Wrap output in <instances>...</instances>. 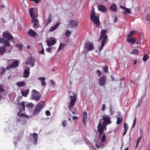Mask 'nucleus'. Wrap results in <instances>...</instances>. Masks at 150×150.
I'll list each match as a JSON object with an SVG mask.
<instances>
[{
  "instance_id": "f257e3e1",
  "label": "nucleus",
  "mask_w": 150,
  "mask_h": 150,
  "mask_svg": "<svg viewBox=\"0 0 150 150\" xmlns=\"http://www.w3.org/2000/svg\"><path fill=\"white\" fill-rule=\"evenodd\" d=\"M107 30H102L101 31V37H103V38L102 39V40L101 42V45L100 46L99 48V50L100 51L104 47L105 43L107 41V35H105V33H106Z\"/></svg>"
},
{
  "instance_id": "f03ea898",
  "label": "nucleus",
  "mask_w": 150,
  "mask_h": 150,
  "mask_svg": "<svg viewBox=\"0 0 150 150\" xmlns=\"http://www.w3.org/2000/svg\"><path fill=\"white\" fill-rule=\"evenodd\" d=\"M25 110V102L23 101L20 103V107L19 108V111L17 112V115L18 116H19L20 117H21L24 116L25 117L27 118L28 117L27 115H25L24 113H22V112L24 111Z\"/></svg>"
},
{
  "instance_id": "7ed1b4c3",
  "label": "nucleus",
  "mask_w": 150,
  "mask_h": 150,
  "mask_svg": "<svg viewBox=\"0 0 150 150\" xmlns=\"http://www.w3.org/2000/svg\"><path fill=\"white\" fill-rule=\"evenodd\" d=\"M69 95L71 99V101L69 105V108L70 109L74 105L75 102L76 101V96L75 93L72 92L69 93Z\"/></svg>"
},
{
  "instance_id": "20e7f679",
  "label": "nucleus",
  "mask_w": 150,
  "mask_h": 150,
  "mask_svg": "<svg viewBox=\"0 0 150 150\" xmlns=\"http://www.w3.org/2000/svg\"><path fill=\"white\" fill-rule=\"evenodd\" d=\"M44 102L43 101H42L38 103L33 110V114L34 115H37L44 107Z\"/></svg>"
},
{
  "instance_id": "39448f33",
  "label": "nucleus",
  "mask_w": 150,
  "mask_h": 150,
  "mask_svg": "<svg viewBox=\"0 0 150 150\" xmlns=\"http://www.w3.org/2000/svg\"><path fill=\"white\" fill-rule=\"evenodd\" d=\"M93 10H91V12L90 19L96 24L97 26L99 25V21L98 18L96 16L95 13L94 11V8H93Z\"/></svg>"
},
{
  "instance_id": "423d86ee",
  "label": "nucleus",
  "mask_w": 150,
  "mask_h": 150,
  "mask_svg": "<svg viewBox=\"0 0 150 150\" xmlns=\"http://www.w3.org/2000/svg\"><path fill=\"white\" fill-rule=\"evenodd\" d=\"M41 95L40 92L36 90L33 89L32 91V99L36 101H38L40 98Z\"/></svg>"
},
{
  "instance_id": "0eeeda50",
  "label": "nucleus",
  "mask_w": 150,
  "mask_h": 150,
  "mask_svg": "<svg viewBox=\"0 0 150 150\" xmlns=\"http://www.w3.org/2000/svg\"><path fill=\"white\" fill-rule=\"evenodd\" d=\"M12 59L8 60V62L12 63L11 64L8 65L6 67V69L9 70L12 68L16 67H18L19 65V63L17 60L14 61L13 62Z\"/></svg>"
},
{
  "instance_id": "6e6552de",
  "label": "nucleus",
  "mask_w": 150,
  "mask_h": 150,
  "mask_svg": "<svg viewBox=\"0 0 150 150\" xmlns=\"http://www.w3.org/2000/svg\"><path fill=\"white\" fill-rule=\"evenodd\" d=\"M102 119L103 120L102 125L103 126H106L112 123L111 121V118L108 115H105L103 116Z\"/></svg>"
},
{
  "instance_id": "1a4fd4ad",
  "label": "nucleus",
  "mask_w": 150,
  "mask_h": 150,
  "mask_svg": "<svg viewBox=\"0 0 150 150\" xmlns=\"http://www.w3.org/2000/svg\"><path fill=\"white\" fill-rule=\"evenodd\" d=\"M102 119L100 120L99 122L98 125V132L100 134L99 135V138H100V136L102 135L103 130L105 129V130H106V126H103L102 124H101V122H100Z\"/></svg>"
},
{
  "instance_id": "9d476101",
  "label": "nucleus",
  "mask_w": 150,
  "mask_h": 150,
  "mask_svg": "<svg viewBox=\"0 0 150 150\" xmlns=\"http://www.w3.org/2000/svg\"><path fill=\"white\" fill-rule=\"evenodd\" d=\"M94 49L93 44L90 42H86L84 45V50L90 51Z\"/></svg>"
},
{
  "instance_id": "9b49d317",
  "label": "nucleus",
  "mask_w": 150,
  "mask_h": 150,
  "mask_svg": "<svg viewBox=\"0 0 150 150\" xmlns=\"http://www.w3.org/2000/svg\"><path fill=\"white\" fill-rule=\"evenodd\" d=\"M79 23V22L78 21L71 20L69 21L68 26L69 27L74 28L77 27Z\"/></svg>"
},
{
  "instance_id": "f8f14e48",
  "label": "nucleus",
  "mask_w": 150,
  "mask_h": 150,
  "mask_svg": "<svg viewBox=\"0 0 150 150\" xmlns=\"http://www.w3.org/2000/svg\"><path fill=\"white\" fill-rule=\"evenodd\" d=\"M2 35L5 38L7 39L8 41L10 42L13 40V36L7 31L4 32L2 34Z\"/></svg>"
},
{
  "instance_id": "ddd939ff",
  "label": "nucleus",
  "mask_w": 150,
  "mask_h": 150,
  "mask_svg": "<svg viewBox=\"0 0 150 150\" xmlns=\"http://www.w3.org/2000/svg\"><path fill=\"white\" fill-rule=\"evenodd\" d=\"M35 62V59L33 57H29L27 59L25 64H30L32 67L34 66V64Z\"/></svg>"
},
{
  "instance_id": "4468645a",
  "label": "nucleus",
  "mask_w": 150,
  "mask_h": 150,
  "mask_svg": "<svg viewBox=\"0 0 150 150\" xmlns=\"http://www.w3.org/2000/svg\"><path fill=\"white\" fill-rule=\"evenodd\" d=\"M37 9L35 8H32L29 10V14L31 18L37 17L38 15L36 11Z\"/></svg>"
},
{
  "instance_id": "2eb2a0df",
  "label": "nucleus",
  "mask_w": 150,
  "mask_h": 150,
  "mask_svg": "<svg viewBox=\"0 0 150 150\" xmlns=\"http://www.w3.org/2000/svg\"><path fill=\"white\" fill-rule=\"evenodd\" d=\"M56 42V39L54 38H51L47 40V45L49 46L54 45Z\"/></svg>"
},
{
  "instance_id": "dca6fc26",
  "label": "nucleus",
  "mask_w": 150,
  "mask_h": 150,
  "mask_svg": "<svg viewBox=\"0 0 150 150\" xmlns=\"http://www.w3.org/2000/svg\"><path fill=\"white\" fill-rule=\"evenodd\" d=\"M98 10L103 13L105 12L107 10V8L105 6L102 5H99L97 6Z\"/></svg>"
},
{
  "instance_id": "f3484780",
  "label": "nucleus",
  "mask_w": 150,
  "mask_h": 150,
  "mask_svg": "<svg viewBox=\"0 0 150 150\" xmlns=\"http://www.w3.org/2000/svg\"><path fill=\"white\" fill-rule=\"evenodd\" d=\"M106 80V77L105 76L100 77L98 79L99 84L101 86H103L105 83Z\"/></svg>"
},
{
  "instance_id": "a211bd4d",
  "label": "nucleus",
  "mask_w": 150,
  "mask_h": 150,
  "mask_svg": "<svg viewBox=\"0 0 150 150\" xmlns=\"http://www.w3.org/2000/svg\"><path fill=\"white\" fill-rule=\"evenodd\" d=\"M4 47L6 48L7 46H9V49H8L6 50L7 53H10L11 52V49L12 48V46L10 45L8 42L7 41H5L4 42Z\"/></svg>"
},
{
  "instance_id": "6ab92c4d",
  "label": "nucleus",
  "mask_w": 150,
  "mask_h": 150,
  "mask_svg": "<svg viewBox=\"0 0 150 150\" xmlns=\"http://www.w3.org/2000/svg\"><path fill=\"white\" fill-rule=\"evenodd\" d=\"M30 68L29 67H27V69H25L23 73V77L27 78L29 75Z\"/></svg>"
},
{
  "instance_id": "aec40b11",
  "label": "nucleus",
  "mask_w": 150,
  "mask_h": 150,
  "mask_svg": "<svg viewBox=\"0 0 150 150\" xmlns=\"http://www.w3.org/2000/svg\"><path fill=\"white\" fill-rule=\"evenodd\" d=\"M28 34L30 36H32L33 37H35L37 35V33L32 29H30L29 30Z\"/></svg>"
},
{
  "instance_id": "412c9836",
  "label": "nucleus",
  "mask_w": 150,
  "mask_h": 150,
  "mask_svg": "<svg viewBox=\"0 0 150 150\" xmlns=\"http://www.w3.org/2000/svg\"><path fill=\"white\" fill-rule=\"evenodd\" d=\"M83 125L86 126V122L87 121V113L86 112H83Z\"/></svg>"
},
{
  "instance_id": "4be33fe9",
  "label": "nucleus",
  "mask_w": 150,
  "mask_h": 150,
  "mask_svg": "<svg viewBox=\"0 0 150 150\" xmlns=\"http://www.w3.org/2000/svg\"><path fill=\"white\" fill-rule=\"evenodd\" d=\"M110 10L114 12H116L117 10V7L115 3H112L110 7Z\"/></svg>"
},
{
  "instance_id": "5701e85b",
  "label": "nucleus",
  "mask_w": 150,
  "mask_h": 150,
  "mask_svg": "<svg viewBox=\"0 0 150 150\" xmlns=\"http://www.w3.org/2000/svg\"><path fill=\"white\" fill-rule=\"evenodd\" d=\"M29 89H26L25 90L21 91V93L23 96L26 97L27 96L29 93Z\"/></svg>"
},
{
  "instance_id": "b1692460",
  "label": "nucleus",
  "mask_w": 150,
  "mask_h": 150,
  "mask_svg": "<svg viewBox=\"0 0 150 150\" xmlns=\"http://www.w3.org/2000/svg\"><path fill=\"white\" fill-rule=\"evenodd\" d=\"M60 23L59 22H58L57 24L55 25L54 26H52L51 27L49 31L50 32H52L55 30L59 25Z\"/></svg>"
},
{
  "instance_id": "393cba45",
  "label": "nucleus",
  "mask_w": 150,
  "mask_h": 150,
  "mask_svg": "<svg viewBox=\"0 0 150 150\" xmlns=\"http://www.w3.org/2000/svg\"><path fill=\"white\" fill-rule=\"evenodd\" d=\"M25 85L24 81L18 82L16 83V85L19 87L24 86Z\"/></svg>"
},
{
  "instance_id": "a878e982",
  "label": "nucleus",
  "mask_w": 150,
  "mask_h": 150,
  "mask_svg": "<svg viewBox=\"0 0 150 150\" xmlns=\"http://www.w3.org/2000/svg\"><path fill=\"white\" fill-rule=\"evenodd\" d=\"M51 13H50L48 18L46 19L45 21V23L47 25L48 24L51 23Z\"/></svg>"
},
{
  "instance_id": "bb28decb",
  "label": "nucleus",
  "mask_w": 150,
  "mask_h": 150,
  "mask_svg": "<svg viewBox=\"0 0 150 150\" xmlns=\"http://www.w3.org/2000/svg\"><path fill=\"white\" fill-rule=\"evenodd\" d=\"M6 52V48H5L4 47H0V54L1 55H3L4 53ZM6 53L7 52H6Z\"/></svg>"
},
{
  "instance_id": "cd10ccee",
  "label": "nucleus",
  "mask_w": 150,
  "mask_h": 150,
  "mask_svg": "<svg viewBox=\"0 0 150 150\" xmlns=\"http://www.w3.org/2000/svg\"><path fill=\"white\" fill-rule=\"evenodd\" d=\"M6 71V69L4 67H1L0 68V75H3L4 74Z\"/></svg>"
},
{
  "instance_id": "c85d7f7f",
  "label": "nucleus",
  "mask_w": 150,
  "mask_h": 150,
  "mask_svg": "<svg viewBox=\"0 0 150 150\" xmlns=\"http://www.w3.org/2000/svg\"><path fill=\"white\" fill-rule=\"evenodd\" d=\"M65 45L64 44L61 43L59 45V48L57 50V51L63 50L65 47Z\"/></svg>"
},
{
  "instance_id": "c756f323",
  "label": "nucleus",
  "mask_w": 150,
  "mask_h": 150,
  "mask_svg": "<svg viewBox=\"0 0 150 150\" xmlns=\"http://www.w3.org/2000/svg\"><path fill=\"white\" fill-rule=\"evenodd\" d=\"M33 138L35 140V144L38 141V134L36 133H34L33 134Z\"/></svg>"
},
{
  "instance_id": "7c9ffc66",
  "label": "nucleus",
  "mask_w": 150,
  "mask_h": 150,
  "mask_svg": "<svg viewBox=\"0 0 150 150\" xmlns=\"http://www.w3.org/2000/svg\"><path fill=\"white\" fill-rule=\"evenodd\" d=\"M33 106V104L32 103H28L26 105V107L28 109L32 108Z\"/></svg>"
},
{
  "instance_id": "2f4dec72",
  "label": "nucleus",
  "mask_w": 150,
  "mask_h": 150,
  "mask_svg": "<svg viewBox=\"0 0 150 150\" xmlns=\"http://www.w3.org/2000/svg\"><path fill=\"white\" fill-rule=\"evenodd\" d=\"M127 41L128 42H131L132 44H134L135 42V41L133 40V37H128L127 38Z\"/></svg>"
},
{
  "instance_id": "473e14b6",
  "label": "nucleus",
  "mask_w": 150,
  "mask_h": 150,
  "mask_svg": "<svg viewBox=\"0 0 150 150\" xmlns=\"http://www.w3.org/2000/svg\"><path fill=\"white\" fill-rule=\"evenodd\" d=\"M125 10V11L123 12L124 14H127L130 13V10L128 8H126Z\"/></svg>"
},
{
  "instance_id": "72a5a7b5",
  "label": "nucleus",
  "mask_w": 150,
  "mask_h": 150,
  "mask_svg": "<svg viewBox=\"0 0 150 150\" xmlns=\"http://www.w3.org/2000/svg\"><path fill=\"white\" fill-rule=\"evenodd\" d=\"M139 51L137 49H133L130 53L132 54H138L139 53Z\"/></svg>"
},
{
  "instance_id": "f704fd0d",
  "label": "nucleus",
  "mask_w": 150,
  "mask_h": 150,
  "mask_svg": "<svg viewBox=\"0 0 150 150\" xmlns=\"http://www.w3.org/2000/svg\"><path fill=\"white\" fill-rule=\"evenodd\" d=\"M100 139L102 143L105 142L106 141V134H104L102 136V139L100 138Z\"/></svg>"
},
{
  "instance_id": "c9c22d12",
  "label": "nucleus",
  "mask_w": 150,
  "mask_h": 150,
  "mask_svg": "<svg viewBox=\"0 0 150 150\" xmlns=\"http://www.w3.org/2000/svg\"><path fill=\"white\" fill-rule=\"evenodd\" d=\"M37 17H33L32 18L31 21L32 23H38V21L36 18Z\"/></svg>"
},
{
  "instance_id": "e433bc0d",
  "label": "nucleus",
  "mask_w": 150,
  "mask_h": 150,
  "mask_svg": "<svg viewBox=\"0 0 150 150\" xmlns=\"http://www.w3.org/2000/svg\"><path fill=\"white\" fill-rule=\"evenodd\" d=\"M38 45L39 46H40L42 48V50L40 51L39 52V53L41 54H44V50L43 48V47L42 44V43H39Z\"/></svg>"
},
{
  "instance_id": "4c0bfd02",
  "label": "nucleus",
  "mask_w": 150,
  "mask_h": 150,
  "mask_svg": "<svg viewBox=\"0 0 150 150\" xmlns=\"http://www.w3.org/2000/svg\"><path fill=\"white\" fill-rule=\"evenodd\" d=\"M122 116H121V118H120V117L117 118L116 122V124H119L121 123L122 120Z\"/></svg>"
},
{
  "instance_id": "58836bf2",
  "label": "nucleus",
  "mask_w": 150,
  "mask_h": 150,
  "mask_svg": "<svg viewBox=\"0 0 150 150\" xmlns=\"http://www.w3.org/2000/svg\"><path fill=\"white\" fill-rule=\"evenodd\" d=\"M149 56L146 54H144L143 58V60L144 61H146L149 58Z\"/></svg>"
},
{
  "instance_id": "ea45409f",
  "label": "nucleus",
  "mask_w": 150,
  "mask_h": 150,
  "mask_svg": "<svg viewBox=\"0 0 150 150\" xmlns=\"http://www.w3.org/2000/svg\"><path fill=\"white\" fill-rule=\"evenodd\" d=\"M71 33V31L69 30H67L66 31L65 33V35L67 37H69L70 36Z\"/></svg>"
},
{
  "instance_id": "a19ab883",
  "label": "nucleus",
  "mask_w": 150,
  "mask_h": 150,
  "mask_svg": "<svg viewBox=\"0 0 150 150\" xmlns=\"http://www.w3.org/2000/svg\"><path fill=\"white\" fill-rule=\"evenodd\" d=\"M16 47H18L21 50L22 49V45L21 44H16Z\"/></svg>"
},
{
  "instance_id": "79ce46f5",
  "label": "nucleus",
  "mask_w": 150,
  "mask_h": 150,
  "mask_svg": "<svg viewBox=\"0 0 150 150\" xmlns=\"http://www.w3.org/2000/svg\"><path fill=\"white\" fill-rule=\"evenodd\" d=\"M38 79L42 83V82H43L45 81V78L44 77H39L38 78Z\"/></svg>"
},
{
  "instance_id": "37998d69",
  "label": "nucleus",
  "mask_w": 150,
  "mask_h": 150,
  "mask_svg": "<svg viewBox=\"0 0 150 150\" xmlns=\"http://www.w3.org/2000/svg\"><path fill=\"white\" fill-rule=\"evenodd\" d=\"M103 69L104 70V71L105 73H108V67L106 66H105V67H103Z\"/></svg>"
},
{
  "instance_id": "c03bdc74",
  "label": "nucleus",
  "mask_w": 150,
  "mask_h": 150,
  "mask_svg": "<svg viewBox=\"0 0 150 150\" xmlns=\"http://www.w3.org/2000/svg\"><path fill=\"white\" fill-rule=\"evenodd\" d=\"M124 127L125 130H127L128 129V126L127 124L125 122L124 124Z\"/></svg>"
},
{
  "instance_id": "a18cd8bd",
  "label": "nucleus",
  "mask_w": 150,
  "mask_h": 150,
  "mask_svg": "<svg viewBox=\"0 0 150 150\" xmlns=\"http://www.w3.org/2000/svg\"><path fill=\"white\" fill-rule=\"evenodd\" d=\"M135 33V32L134 31H131L128 35V37H130L131 35L134 34Z\"/></svg>"
},
{
  "instance_id": "49530a36",
  "label": "nucleus",
  "mask_w": 150,
  "mask_h": 150,
  "mask_svg": "<svg viewBox=\"0 0 150 150\" xmlns=\"http://www.w3.org/2000/svg\"><path fill=\"white\" fill-rule=\"evenodd\" d=\"M142 100L141 99H140L138 101V103L137 105V107H138L140 106V105H141V104H142Z\"/></svg>"
},
{
  "instance_id": "de8ad7c7",
  "label": "nucleus",
  "mask_w": 150,
  "mask_h": 150,
  "mask_svg": "<svg viewBox=\"0 0 150 150\" xmlns=\"http://www.w3.org/2000/svg\"><path fill=\"white\" fill-rule=\"evenodd\" d=\"M17 117H18V115ZM23 117H24V116L21 117H20L19 116H18V118H17V120L16 121V122L17 123H19L20 122L21 120L22 119Z\"/></svg>"
},
{
  "instance_id": "09e8293b",
  "label": "nucleus",
  "mask_w": 150,
  "mask_h": 150,
  "mask_svg": "<svg viewBox=\"0 0 150 150\" xmlns=\"http://www.w3.org/2000/svg\"><path fill=\"white\" fill-rule=\"evenodd\" d=\"M38 23H34L33 26V27L35 28H37L38 27Z\"/></svg>"
},
{
  "instance_id": "8fccbe9b",
  "label": "nucleus",
  "mask_w": 150,
  "mask_h": 150,
  "mask_svg": "<svg viewBox=\"0 0 150 150\" xmlns=\"http://www.w3.org/2000/svg\"><path fill=\"white\" fill-rule=\"evenodd\" d=\"M136 118H135L133 122V123L132 124V128H133L135 126V125H136Z\"/></svg>"
},
{
  "instance_id": "3c124183",
  "label": "nucleus",
  "mask_w": 150,
  "mask_h": 150,
  "mask_svg": "<svg viewBox=\"0 0 150 150\" xmlns=\"http://www.w3.org/2000/svg\"><path fill=\"white\" fill-rule=\"evenodd\" d=\"M45 114L47 116H49L50 115V111L48 110H46L45 112Z\"/></svg>"
},
{
  "instance_id": "603ef678",
  "label": "nucleus",
  "mask_w": 150,
  "mask_h": 150,
  "mask_svg": "<svg viewBox=\"0 0 150 150\" xmlns=\"http://www.w3.org/2000/svg\"><path fill=\"white\" fill-rule=\"evenodd\" d=\"M142 134H140V137H139L138 138L137 140V142L139 143V142L140 141V140L142 139Z\"/></svg>"
},
{
  "instance_id": "864d4df0",
  "label": "nucleus",
  "mask_w": 150,
  "mask_h": 150,
  "mask_svg": "<svg viewBox=\"0 0 150 150\" xmlns=\"http://www.w3.org/2000/svg\"><path fill=\"white\" fill-rule=\"evenodd\" d=\"M97 73L98 74V76H100L101 74V72L99 70H97L96 71Z\"/></svg>"
},
{
  "instance_id": "5fc2aeb1",
  "label": "nucleus",
  "mask_w": 150,
  "mask_h": 150,
  "mask_svg": "<svg viewBox=\"0 0 150 150\" xmlns=\"http://www.w3.org/2000/svg\"><path fill=\"white\" fill-rule=\"evenodd\" d=\"M62 125L64 127H65L67 125V122L65 121V120H64L63 122H62Z\"/></svg>"
},
{
  "instance_id": "6e6d98bb",
  "label": "nucleus",
  "mask_w": 150,
  "mask_h": 150,
  "mask_svg": "<svg viewBox=\"0 0 150 150\" xmlns=\"http://www.w3.org/2000/svg\"><path fill=\"white\" fill-rule=\"evenodd\" d=\"M101 146H103L102 144V145H101V144H99V145L98 144H97V143H96V145L95 146L96 147H97V148H99V147L100 148L101 147Z\"/></svg>"
},
{
  "instance_id": "4d7b16f0",
  "label": "nucleus",
  "mask_w": 150,
  "mask_h": 150,
  "mask_svg": "<svg viewBox=\"0 0 150 150\" xmlns=\"http://www.w3.org/2000/svg\"><path fill=\"white\" fill-rule=\"evenodd\" d=\"M110 112L111 115H112L114 113V111L111 107L110 108Z\"/></svg>"
},
{
  "instance_id": "13d9d810",
  "label": "nucleus",
  "mask_w": 150,
  "mask_h": 150,
  "mask_svg": "<svg viewBox=\"0 0 150 150\" xmlns=\"http://www.w3.org/2000/svg\"><path fill=\"white\" fill-rule=\"evenodd\" d=\"M105 104H103L101 110L102 111H103L105 110Z\"/></svg>"
},
{
  "instance_id": "bf43d9fd",
  "label": "nucleus",
  "mask_w": 150,
  "mask_h": 150,
  "mask_svg": "<svg viewBox=\"0 0 150 150\" xmlns=\"http://www.w3.org/2000/svg\"><path fill=\"white\" fill-rule=\"evenodd\" d=\"M51 48V47H48L46 49V50L47 52H50Z\"/></svg>"
},
{
  "instance_id": "052dcab7",
  "label": "nucleus",
  "mask_w": 150,
  "mask_h": 150,
  "mask_svg": "<svg viewBox=\"0 0 150 150\" xmlns=\"http://www.w3.org/2000/svg\"><path fill=\"white\" fill-rule=\"evenodd\" d=\"M51 84L53 86H55V82L53 80H51Z\"/></svg>"
},
{
  "instance_id": "680f3d73",
  "label": "nucleus",
  "mask_w": 150,
  "mask_h": 150,
  "mask_svg": "<svg viewBox=\"0 0 150 150\" xmlns=\"http://www.w3.org/2000/svg\"><path fill=\"white\" fill-rule=\"evenodd\" d=\"M146 19L149 21H150V14L147 15L146 17Z\"/></svg>"
},
{
  "instance_id": "e2e57ef3",
  "label": "nucleus",
  "mask_w": 150,
  "mask_h": 150,
  "mask_svg": "<svg viewBox=\"0 0 150 150\" xmlns=\"http://www.w3.org/2000/svg\"><path fill=\"white\" fill-rule=\"evenodd\" d=\"M4 38H0V43H4Z\"/></svg>"
},
{
  "instance_id": "0e129e2a",
  "label": "nucleus",
  "mask_w": 150,
  "mask_h": 150,
  "mask_svg": "<svg viewBox=\"0 0 150 150\" xmlns=\"http://www.w3.org/2000/svg\"><path fill=\"white\" fill-rule=\"evenodd\" d=\"M117 21H118V19H117V16H116L115 17H114V22L116 23L117 22Z\"/></svg>"
},
{
  "instance_id": "69168bd1",
  "label": "nucleus",
  "mask_w": 150,
  "mask_h": 150,
  "mask_svg": "<svg viewBox=\"0 0 150 150\" xmlns=\"http://www.w3.org/2000/svg\"><path fill=\"white\" fill-rule=\"evenodd\" d=\"M26 123V122L25 121H24V120H22L21 122V124L22 125H24Z\"/></svg>"
},
{
  "instance_id": "338daca9",
  "label": "nucleus",
  "mask_w": 150,
  "mask_h": 150,
  "mask_svg": "<svg viewBox=\"0 0 150 150\" xmlns=\"http://www.w3.org/2000/svg\"><path fill=\"white\" fill-rule=\"evenodd\" d=\"M46 82L44 81L43 82H42L41 83V85L42 86H44L46 85Z\"/></svg>"
},
{
  "instance_id": "774afa93",
  "label": "nucleus",
  "mask_w": 150,
  "mask_h": 150,
  "mask_svg": "<svg viewBox=\"0 0 150 150\" xmlns=\"http://www.w3.org/2000/svg\"><path fill=\"white\" fill-rule=\"evenodd\" d=\"M30 1H34L36 3H38L41 0H30Z\"/></svg>"
}]
</instances>
